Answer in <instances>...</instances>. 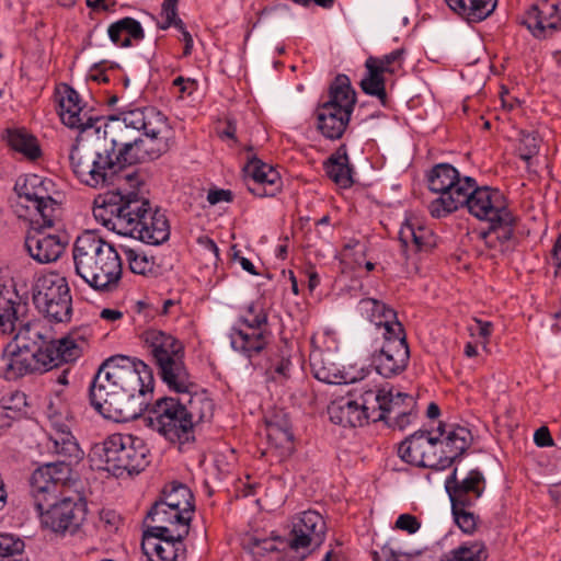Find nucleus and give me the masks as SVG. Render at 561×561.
<instances>
[{
	"mask_svg": "<svg viewBox=\"0 0 561 561\" xmlns=\"http://www.w3.org/2000/svg\"><path fill=\"white\" fill-rule=\"evenodd\" d=\"M267 437L274 440L277 446H283L293 440V433L290 428L285 424L280 426L275 422L267 423Z\"/></svg>",
	"mask_w": 561,
	"mask_h": 561,
	"instance_id": "54",
	"label": "nucleus"
},
{
	"mask_svg": "<svg viewBox=\"0 0 561 561\" xmlns=\"http://www.w3.org/2000/svg\"><path fill=\"white\" fill-rule=\"evenodd\" d=\"M123 317V312L116 309H103L101 318L107 321H116Z\"/></svg>",
	"mask_w": 561,
	"mask_h": 561,
	"instance_id": "64",
	"label": "nucleus"
},
{
	"mask_svg": "<svg viewBox=\"0 0 561 561\" xmlns=\"http://www.w3.org/2000/svg\"><path fill=\"white\" fill-rule=\"evenodd\" d=\"M457 192L455 204L453 198L447 203L453 205V213L460 207H466L470 215L489 222V229L481 232L488 248L502 254L513 251L515 217L503 193L490 186H478L474 179Z\"/></svg>",
	"mask_w": 561,
	"mask_h": 561,
	"instance_id": "5",
	"label": "nucleus"
},
{
	"mask_svg": "<svg viewBox=\"0 0 561 561\" xmlns=\"http://www.w3.org/2000/svg\"><path fill=\"white\" fill-rule=\"evenodd\" d=\"M473 505H457L451 503V512L458 527L466 534H472L477 528L478 516L470 508Z\"/></svg>",
	"mask_w": 561,
	"mask_h": 561,
	"instance_id": "53",
	"label": "nucleus"
},
{
	"mask_svg": "<svg viewBox=\"0 0 561 561\" xmlns=\"http://www.w3.org/2000/svg\"><path fill=\"white\" fill-rule=\"evenodd\" d=\"M91 457L100 461V469L117 478L139 473L150 462L149 448L145 440L122 433L112 434L101 445L94 446Z\"/></svg>",
	"mask_w": 561,
	"mask_h": 561,
	"instance_id": "9",
	"label": "nucleus"
},
{
	"mask_svg": "<svg viewBox=\"0 0 561 561\" xmlns=\"http://www.w3.org/2000/svg\"><path fill=\"white\" fill-rule=\"evenodd\" d=\"M24 542L12 536H0V561H26L23 558Z\"/></svg>",
	"mask_w": 561,
	"mask_h": 561,
	"instance_id": "50",
	"label": "nucleus"
},
{
	"mask_svg": "<svg viewBox=\"0 0 561 561\" xmlns=\"http://www.w3.org/2000/svg\"><path fill=\"white\" fill-rule=\"evenodd\" d=\"M357 312L373 323L382 334L390 333V328L402 325L397 318V312L385 302L374 299H360L356 307Z\"/></svg>",
	"mask_w": 561,
	"mask_h": 561,
	"instance_id": "26",
	"label": "nucleus"
},
{
	"mask_svg": "<svg viewBox=\"0 0 561 561\" xmlns=\"http://www.w3.org/2000/svg\"><path fill=\"white\" fill-rule=\"evenodd\" d=\"M403 53L404 50L399 48L381 57L369 56L366 60L369 65L376 66L383 75H392L401 67Z\"/></svg>",
	"mask_w": 561,
	"mask_h": 561,
	"instance_id": "52",
	"label": "nucleus"
},
{
	"mask_svg": "<svg viewBox=\"0 0 561 561\" xmlns=\"http://www.w3.org/2000/svg\"><path fill=\"white\" fill-rule=\"evenodd\" d=\"M416 407L413 396L394 391L391 387L388 389V396L385 407V422H389L393 416L404 411H412Z\"/></svg>",
	"mask_w": 561,
	"mask_h": 561,
	"instance_id": "45",
	"label": "nucleus"
},
{
	"mask_svg": "<svg viewBox=\"0 0 561 561\" xmlns=\"http://www.w3.org/2000/svg\"><path fill=\"white\" fill-rule=\"evenodd\" d=\"M416 412L415 409L412 411L400 412L396 416H393L389 422H386L389 426L393 428H398L403 431L407 426H409L413 419H415Z\"/></svg>",
	"mask_w": 561,
	"mask_h": 561,
	"instance_id": "58",
	"label": "nucleus"
},
{
	"mask_svg": "<svg viewBox=\"0 0 561 561\" xmlns=\"http://www.w3.org/2000/svg\"><path fill=\"white\" fill-rule=\"evenodd\" d=\"M121 131V157L127 167L156 160L169 150L167 117L152 106L122 111L108 117Z\"/></svg>",
	"mask_w": 561,
	"mask_h": 561,
	"instance_id": "4",
	"label": "nucleus"
},
{
	"mask_svg": "<svg viewBox=\"0 0 561 561\" xmlns=\"http://www.w3.org/2000/svg\"><path fill=\"white\" fill-rule=\"evenodd\" d=\"M388 389H367L360 394L359 408L364 413V421L378 422L385 420V407Z\"/></svg>",
	"mask_w": 561,
	"mask_h": 561,
	"instance_id": "40",
	"label": "nucleus"
},
{
	"mask_svg": "<svg viewBox=\"0 0 561 561\" xmlns=\"http://www.w3.org/2000/svg\"><path fill=\"white\" fill-rule=\"evenodd\" d=\"M72 260L76 274L98 291L115 288L122 278L123 262L117 250L93 231L77 237Z\"/></svg>",
	"mask_w": 561,
	"mask_h": 561,
	"instance_id": "7",
	"label": "nucleus"
},
{
	"mask_svg": "<svg viewBox=\"0 0 561 561\" xmlns=\"http://www.w3.org/2000/svg\"><path fill=\"white\" fill-rule=\"evenodd\" d=\"M151 368L137 357L114 355L99 367L89 386L91 407L115 422L137 419L147 410V426L171 443L184 444L194 438L186 419L184 401L171 397L158 399L149 409L153 391Z\"/></svg>",
	"mask_w": 561,
	"mask_h": 561,
	"instance_id": "1",
	"label": "nucleus"
},
{
	"mask_svg": "<svg viewBox=\"0 0 561 561\" xmlns=\"http://www.w3.org/2000/svg\"><path fill=\"white\" fill-rule=\"evenodd\" d=\"M140 340L168 388L178 393H190L195 382L184 363L183 343L172 334L158 329L144 331Z\"/></svg>",
	"mask_w": 561,
	"mask_h": 561,
	"instance_id": "8",
	"label": "nucleus"
},
{
	"mask_svg": "<svg viewBox=\"0 0 561 561\" xmlns=\"http://www.w3.org/2000/svg\"><path fill=\"white\" fill-rule=\"evenodd\" d=\"M173 85L179 88V92H180L179 96L183 98L185 94L186 95L193 94V92L197 88V82L195 79L184 78V77L180 76L173 80Z\"/></svg>",
	"mask_w": 561,
	"mask_h": 561,
	"instance_id": "59",
	"label": "nucleus"
},
{
	"mask_svg": "<svg viewBox=\"0 0 561 561\" xmlns=\"http://www.w3.org/2000/svg\"><path fill=\"white\" fill-rule=\"evenodd\" d=\"M124 254L129 265V270L139 275H147L154 268V261L152 256H148L144 252L123 247Z\"/></svg>",
	"mask_w": 561,
	"mask_h": 561,
	"instance_id": "48",
	"label": "nucleus"
},
{
	"mask_svg": "<svg viewBox=\"0 0 561 561\" xmlns=\"http://www.w3.org/2000/svg\"><path fill=\"white\" fill-rule=\"evenodd\" d=\"M448 8L469 23H478L490 16L497 0H445Z\"/></svg>",
	"mask_w": 561,
	"mask_h": 561,
	"instance_id": "31",
	"label": "nucleus"
},
{
	"mask_svg": "<svg viewBox=\"0 0 561 561\" xmlns=\"http://www.w3.org/2000/svg\"><path fill=\"white\" fill-rule=\"evenodd\" d=\"M399 240L404 251L410 249L414 252H427L436 245L433 231L416 219H408L402 224Z\"/></svg>",
	"mask_w": 561,
	"mask_h": 561,
	"instance_id": "28",
	"label": "nucleus"
},
{
	"mask_svg": "<svg viewBox=\"0 0 561 561\" xmlns=\"http://www.w3.org/2000/svg\"><path fill=\"white\" fill-rule=\"evenodd\" d=\"M383 342L371 354V365L377 374L392 378L402 374L410 360V350L407 343L403 325L390 328V333L382 334Z\"/></svg>",
	"mask_w": 561,
	"mask_h": 561,
	"instance_id": "15",
	"label": "nucleus"
},
{
	"mask_svg": "<svg viewBox=\"0 0 561 561\" xmlns=\"http://www.w3.org/2000/svg\"><path fill=\"white\" fill-rule=\"evenodd\" d=\"M159 500L164 502L168 507L180 511L186 517L192 518L194 514V496L185 484L173 482L167 485Z\"/></svg>",
	"mask_w": 561,
	"mask_h": 561,
	"instance_id": "37",
	"label": "nucleus"
},
{
	"mask_svg": "<svg viewBox=\"0 0 561 561\" xmlns=\"http://www.w3.org/2000/svg\"><path fill=\"white\" fill-rule=\"evenodd\" d=\"M486 481L479 469H472L459 480L457 468L447 477L445 489L451 503L457 505H474L485 491Z\"/></svg>",
	"mask_w": 561,
	"mask_h": 561,
	"instance_id": "21",
	"label": "nucleus"
},
{
	"mask_svg": "<svg viewBox=\"0 0 561 561\" xmlns=\"http://www.w3.org/2000/svg\"><path fill=\"white\" fill-rule=\"evenodd\" d=\"M50 336H53L50 328L42 322H27L21 325L12 343L20 346L25 345L27 348H34Z\"/></svg>",
	"mask_w": 561,
	"mask_h": 561,
	"instance_id": "42",
	"label": "nucleus"
},
{
	"mask_svg": "<svg viewBox=\"0 0 561 561\" xmlns=\"http://www.w3.org/2000/svg\"><path fill=\"white\" fill-rule=\"evenodd\" d=\"M92 337V328L90 325H81L59 339V344L64 346V355L68 358V362L72 363L81 357L89 348Z\"/></svg>",
	"mask_w": 561,
	"mask_h": 561,
	"instance_id": "38",
	"label": "nucleus"
},
{
	"mask_svg": "<svg viewBox=\"0 0 561 561\" xmlns=\"http://www.w3.org/2000/svg\"><path fill=\"white\" fill-rule=\"evenodd\" d=\"M267 335V330H249L241 327H232L229 333L230 345L236 352L242 354L252 363V358L266 347Z\"/></svg>",
	"mask_w": 561,
	"mask_h": 561,
	"instance_id": "27",
	"label": "nucleus"
},
{
	"mask_svg": "<svg viewBox=\"0 0 561 561\" xmlns=\"http://www.w3.org/2000/svg\"><path fill=\"white\" fill-rule=\"evenodd\" d=\"M439 436V451L448 461V468L469 448L472 436L463 426H451L449 430L444 424L437 427Z\"/></svg>",
	"mask_w": 561,
	"mask_h": 561,
	"instance_id": "25",
	"label": "nucleus"
},
{
	"mask_svg": "<svg viewBox=\"0 0 561 561\" xmlns=\"http://www.w3.org/2000/svg\"><path fill=\"white\" fill-rule=\"evenodd\" d=\"M421 527L417 518L411 514H401L396 520V528L404 530L408 534H415Z\"/></svg>",
	"mask_w": 561,
	"mask_h": 561,
	"instance_id": "57",
	"label": "nucleus"
},
{
	"mask_svg": "<svg viewBox=\"0 0 561 561\" xmlns=\"http://www.w3.org/2000/svg\"><path fill=\"white\" fill-rule=\"evenodd\" d=\"M197 241H198V244L205 251L210 253L214 256L215 260H218V257H219V249H218L216 242L213 239L204 236V237H199Z\"/></svg>",
	"mask_w": 561,
	"mask_h": 561,
	"instance_id": "62",
	"label": "nucleus"
},
{
	"mask_svg": "<svg viewBox=\"0 0 561 561\" xmlns=\"http://www.w3.org/2000/svg\"><path fill=\"white\" fill-rule=\"evenodd\" d=\"M182 34V41L184 42V50L183 55L188 56L192 54L193 49V38L190 32H187L185 25H183V28H178Z\"/></svg>",
	"mask_w": 561,
	"mask_h": 561,
	"instance_id": "63",
	"label": "nucleus"
},
{
	"mask_svg": "<svg viewBox=\"0 0 561 561\" xmlns=\"http://www.w3.org/2000/svg\"><path fill=\"white\" fill-rule=\"evenodd\" d=\"M186 528L167 529L148 527L144 533L141 549L148 561H181L185 559Z\"/></svg>",
	"mask_w": 561,
	"mask_h": 561,
	"instance_id": "17",
	"label": "nucleus"
},
{
	"mask_svg": "<svg viewBox=\"0 0 561 561\" xmlns=\"http://www.w3.org/2000/svg\"><path fill=\"white\" fill-rule=\"evenodd\" d=\"M70 473L71 468L67 463H47L31 476V496L41 526L59 536L76 534L88 512L81 497H59Z\"/></svg>",
	"mask_w": 561,
	"mask_h": 561,
	"instance_id": "3",
	"label": "nucleus"
},
{
	"mask_svg": "<svg viewBox=\"0 0 561 561\" xmlns=\"http://www.w3.org/2000/svg\"><path fill=\"white\" fill-rule=\"evenodd\" d=\"M399 457L407 463L437 471L448 468V461L439 451L437 437L430 431L419 430L400 443Z\"/></svg>",
	"mask_w": 561,
	"mask_h": 561,
	"instance_id": "16",
	"label": "nucleus"
},
{
	"mask_svg": "<svg viewBox=\"0 0 561 561\" xmlns=\"http://www.w3.org/2000/svg\"><path fill=\"white\" fill-rule=\"evenodd\" d=\"M7 140L13 150L23 153L31 160H35L41 156L36 138L24 129H8Z\"/></svg>",
	"mask_w": 561,
	"mask_h": 561,
	"instance_id": "44",
	"label": "nucleus"
},
{
	"mask_svg": "<svg viewBox=\"0 0 561 561\" xmlns=\"http://www.w3.org/2000/svg\"><path fill=\"white\" fill-rule=\"evenodd\" d=\"M325 174L342 188L351 187L354 183L347 156V148L343 144L323 163Z\"/></svg>",
	"mask_w": 561,
	"mask_h": 561,
	"instance_id": "33",
	"label": "nucleus"
},
{
	"mask_svg": "<svg viewBox=\"0 0 561 561\" xmlns=\"http://www.w3.org/2000/svg\"><path fill=\"white\" fill-rule=\"evenodd\" d=\"M232 194L227 190H210L207 195V201L210 205H216L220 202H230Z\"/></svg>",
	"mask_w": 561,
	"mask_h": 561,
	"instance_id": "61",
	"label": "nucleus"
},
{
	"mask_svg": "<svg viewBox=\"0 0 561 561\" xmlns=\"http://www.w3.org/2000/svg\"><path fill=\"white\" fill-rule=\"evenodd\" d=\"M534 442L538 447H550L554 444L547 426H541L535 432Z\"/></svg>",
	"mask_w": 561,
	"mask_h": 561,
	"instance_id": "60",
	"label": "nucleus"
},
{
	"mask_svg": "<svg viewBox=\"0 0 561 561\" xmlns=\"http://www.w3.org/2000/svg\"><path fill=\"white\" fill-rule=\"evenodd\" d=\"M328 414L332 423L343 427H356L365 423L359 402L351 398H340L332 401L328 407Z\"/></svg>",
	"mask_w": 561,
	"mask_h": 561,
	"instance_id": "30",
	"label": "nucleus"
},
{
	"mask_svg": "<svg viewBox=\"0 0 561 561\" xmlns=\"http://www.w3.org/2000/svg\"><path fill=\"white\" fill-rule=\"evenodd\" d=\"M117 139H112L110 146L73 145L69 153L72 172L84 185L92 188H106L107 192L123 193L124 186L136 188L141 184L137 171L128 170L122 160L121 149L116 152Z\"/></svg>",
	"mask_w": 561,
	"mask_h": 561,
	"instance_id": "6",
	"label": "nucleus"
},
{
	"mask_svg": "<svg viewBox=\"0 0 561 561\" xmlns=\"http://www.w3.org/2000/svg\"><path fill=\"white\" fill-rule=\"evenodd\" d=\"M489 554L481 541L466 542L450 551L449 556L440 561H486Z\"/></svg>",
	"mask_w": 561,
	"mask_h": 561,
	"instance_id": "47",
	"label": "nucleus"
},
{
	"mask_svg": "<svg viewBox=\"0 0 561 561\" xmlns=\"http://www.w3.org/2000/svg\"><path fill=\"white\" fill-rule=\"evenodd\" d=\"M325 522L320 513L308 510L300 513L293 523L288 548L301 552V559L311 546H320L325 537Z\"/></svg>",
	"mask_w": 561,
	"mask_h": 561,
	"instance_id": "18",
	"label": "nucleus"
},
{
	"mask_svg": "<svg viewBox=\"0 0 561 561\" xmlns=\"http://www.w3.org/2000/svg\"><path fill=\"white\" fill-rule=\"evenodd\" d=\"M30 348L10 342L0 358V373L7 380H15L27 374H36Z\"/></svg>",
	"mask_w": 561,
	"mask_h": 561,
	"instance_id": "23",
	"label": "nucleus"
},
{
	"mask_svg": "<svg viewBox=\"0 0 561 561\" xmlns=\"http://www.w3.org/2000/svg\"><path fill=\"white\" fill-rule=\"evenodd\" d=\"M20 297L15 290L8 286L0 287V331L12 333L15 331L18 314L22 309Z\"/></svg>",
	"mask_w": 561,
	"mask_h": 561,
	"instance_id": "36",
	"label": "nucleus"
},
{
	"mask_svg": "<svg viewBox=\"0 0 561 561\" xmlns=\"http://www.w3.org/2000/svg\"><path fill=\"white\" fill-rule=\"evenodd\" d=\"M473 182L471 176H461L458 170L449 163L435 164L427 173L428 188L439 194L438 197L430 202L427 209L433 218H444L453 213V205H448L449 199L454 203L457 199L459 188H465L467 183Z\"/></svg>",
	"mask_w": 561,
	"mask_h": 561,
	"instance_id": "13",
	"label": "nucleus"
},
{
	"mask_svg": "<svg viewBox=\"0 0 561 561\" xmlns=\"http://www.w3.org/2000/svg\"><path fill=\"white\" fill-rule=\"evenodd\" d=\"M356 104V92L346 75H339L330 84L328 100L317 107V127L331 140L341 139Z\"/></svg>",
	"mask_w": 561,
	"mask_h": 561,
	"instance_id": "10",
	"label": "nucleus"
},
{
	"mask_svg": "<svg viewBox=\"0 0 561 561\" xmlns=\"http://www.w3.org/2000/svg\"><path fill=\"white\" fill-rule=\"evenodd\" d=\"M244 548L252 556L254 561H263L264 557L278 552L277 540L275 538L251 537Z\"/></svg>",
	"mask_w": 561,
	"mask_h": 561,
	"instance_id": "49",
	"label": "nucleus"
},
{
	"mask_svg": "<svg viewBox=\"0 0 561 561\" xmlns=\"http://www.w3.org/2000/svg\"><path fill=\"white\" fill-rule=\"evenodd\" d=\"M236 327L249 330H267V313L260 301L250 302L239 317Z\"/></svg>",
	"mask_w": 561,
	"mask_h": 561,
	"instance_id": "46",
	"label": "nucleus"
},
{
	"mask_svg": "<svg viewBox=\"0 0 561 561\" xmlns=\"http://www.w3.org/2000/svg\"><path fill=\"white\" fill-rule=\"evenodd\" d=\"M33 302L53 322H68L72 316V297L67 278L57 272L39 275L33 285Z\"/></svg>",
	"mask_w": 561,
	"mask_h": 561,
	"instance_id": "12",
	"label": "nucleus"
},
{
	"mask_svg": "<svg viewBox=\"0 0 561 561\" xmlns=\"http://www.w3.org/2000/svg\"><path fill=\"white\" fill-rule=\"evenodd\" d=\"M291 369L293 363L289 350L287 346L280 347L276 352L271 353L267 359V365L264 369L265 380L284 385L290 378Z\"/></svg>",
	"mask_w": 561,
	"mask_h": 561,
	"instance_id": "39",
	"label": "nucleus"
},
{
	"mask_svg": "<svg viewBox=\"0 0 561 561\" xmlns=\"http://www.w3.org/2000/svg\"><path fill=\"white\" fill-rule=\"evenodd\" d=\"M107 34L110 39L119 47H130L133 41L140 42L145 37L140 22L129 16L112 23Z\"/></svg>",
	"mask_w": 561,
	"mask_h": 561,
	"instance_id": "35",
	"label": "nucleus"
},
{
	"mask_svg": "<svg viewBox=\"0 0 561 561\" xmlns=\"http://www.w3.org/2000/svg\"><path fill=\"white\" fill-rule=\"evenodd\" d=\"M470 331L472 335L479 336L485 345L492 334L493 324L490 321L474 319V324L470 327Z\"/></svg>",
	"mask_w": 561,
	"mask_h": 561,
	"instance_id": "56",
	"label": "nucleus"
},
{
	"mask_svg": "<svg viewBox=\"0 0 561 561\" xmlns=\"http://www.w3.org/2000/svg\"><path fill=\"white\" fill-rule=\"evenodd\" d=\"M366 75L362 78L359 87L364 93L376 96L385 106L387 104L386 81L383 73L376 66L365 61Z\"/></svg>",
	"mask_w": 561,
	"mask_h": 561,
	"instance_id": "43",
	"label": "nucleus"
},
{
	"mask_svg": "<svg viewBox=\"0 0 561 561\" xmlns=\"http://www.w3.org/2000/svg\"><path fill=\"white\" fill-rule=\"evenodd\" d=\"M20 204L34 209L42 218V228H49L58 217V204L53 198L54 183L37 174H28L15 184Z\"/></svg>",
	"mask_w": 561,
	"mask_h": 561,
	"instance_id": "14",
	"label": "nucleus"
},
{
	"mask_svg": "<svg viewBox=\"0 0 561 561\" xmlns=\"http://www.w3.org/2000/svg\"><path fill=\"white\" fill-rule=\"evenodd\" d=\"M45 415L47 448L60 458L57 463H67L71 468L72 463L82 459L83 451L71 432L73 419L70 411L59 398H56L49 401Z\"/></svg>",
	"mask_w": 561,
	"mask_h": 561,
	"instance_id": "11",
	"label": "nucleus"
},
{
	"mask_svg": "<svg viewBox=\"0 0 561 561\" xmlns=\"http://www.w3.org/2000/svg\"><path fill=\"white\" fill-rule=\"evenodd\" d=\"M58 94L59 115L66 126L80 130L92 127L93 119L91 117L85 118V115L82 114L80 96L75 89L68 84H62L58 90Z\"/></svg>",
	"mask_w": 561,
	"mask_h": 561,
	"instance_id": "24",
	"label": "nucleus"
},
{
	"mask_svg": "<svg viewBox=\"0 0 561 561\" xmlns=\"http://www.w3.org/2000/svg\"><path fill=\"white\" fill-rule=\"evenodd\" d=\"M25 249L30 256L41 264L56 262L64 253L67 239L58 233L34 229L25 238Z\"/></svg>",
	"mask_w": 561,
	"mask_h": 561,
	"instance_id": "22",
	"label": "nucleus"
},
{
	"mask_svg": "<svg viewBox=\"0 0 561 561\" xmlns=\"http://www.w3.org/2000/svg\"><path fill=\"white\" fill-rule=\"evenodd\" d=\"M243 182L247 190L256 197H274L283 187L279 172L256 158L249 157L243 169Z\"/></svg>",
	"mask_w": 561,
	"mask_h": 561,
	"instance_id": "19",
	"label": "nucleus"
},
{
	"mask_svg": "<svg viewBox=\"0 0 561 561\" xmlns=\"http://www.w3.org/2000/svg\"><path fill=\"white\" fill-rule=\"evenodd\" d=\"M146 522L152 524L150 527H164L167 529L185 527L186 534H188L191 517H186L178 510L168 507L164 502L158 500L147 513Z\"/></svg>",
	"mask_w": 561,
	"mask_h": 561,
	"instance_id": "32",
	"label": "nucleus"
},
{
	"mask_svg": "<svg viewBox=\"0 0 561 561\" xmlns=\"http://www.w3.org/2000/svg\"><path fill=\"white\" fill-rule=\"evenodd\" d=\"M93 216L110 230L144 243L158 245L170 237L169 221L163 213L152 210L148 201L135 192H104L94 199Z\"/></svg>",
	"mask_w": 561,
	"mask_h": 561,
	"instance_id": "2",
	"label": "nucleus"
},
{
	"mask_svg": "<svg viewBox=\"0 0 561 561\" xmlns=\"http://www.w3.org/2000/svg\"><path fill=\"white\" fill-rule=\"evenodd\" d=\"M33 354L35 370L43 374L60 366L64 363H69L68 358L64 355V346L59 344V339L53 336L42 342L34 348H30Z\"/></svg>",
	"mask_w": 561,
	"mask_h": 561,
	"instance_id": "29",
	"label": "nucleus"
},
{
	"mask_svg": "<svg viewBox=\"0 0 561 561\" xmlns=\"http://www.w3.org/2000/svg\"><path fill=\"white\" fill-rule=\"evenodd\" d=\"M524 24L537 38H547L561 30V3L539 0L526 12Z\"/></svg>",
	"mask_w": 561,
	"mask_h": 561,
	"instance_id": "20",
	"label": "nucleus"
},
{
	"mask_svg": "<svg viewBox=\"0 0 561 561\" xmlns=\"http://www.w3.org/2000/svg\"><path fill=\"white\" fill-rule=\"evenodd\" d=\"M161 15L174 23V27L183 28V21L178 18V0H163Z\"/></svg>",
	"mask_w": 561,
	"mask_h": 561,
	"instance_id": "55",
	"label": "nucleus"
},
{
	"mask_svg": "<svg viewBox=\"0 0 561 561\" xmlns=\"http://www.w3.org/2000/svg\"><path fill=\"white\" fill-rule=\"evenodd\" d=\"M310 366L314 378L327 383H347L350 380L332 360L330 353L314 351L310 354Z\"/></svg>",
	"mask_w": 561,
	"mask_h": 561,
	"instance_id": "34",
	"label": "nucleus"
},
{
	"mask_svg": "<svg viewBox=\"0 0 561 561\" xmlns=\"http://www.w3.org/2000/svg\"><path fill=\"white\" fill-rule=\"evenodd\" d=\"M540 149V138L536 131H519L518 154L519 158L529 162L535 156L538 154Z\"/></svg>",
	"mask_w": 561,
	"mask_h": 561,
	"instance_id": "51",
	"label": "nucleus"
},
{
	"mask_svg": "<svg viewBox=\"0 0 561 561\" xmlns=\"http://www.w3.org/2000/svg\"><path fill=\"white\" fill-rule=\"evenodd\" d=\"M196 387V385L191 389ZM190 398L186 402H184V408L186 410V419L188 421V425L191 431H194V426L198 423L209 421L213 417L214 413V403L213 401L202 393H187Z\"/></svg>",
	"mask_w": 561,
	"mask_h": 561,
	"instance_id": "41",
	"label": "nucleus"
}]
</instances>
